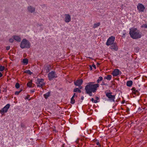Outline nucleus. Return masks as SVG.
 <instances>
[{
	"mask_svg": "<svg viewBox=\"0 0 147 147\" xmlns=\"http://www.w3.org/2000/svg\"><path fill=\"white\" fill-rule=\"evenodd\" d=\"M24 125L23 124L21 123V127H24Z\"/></svg>",
	"mask_w": 147,
	"mask_h": 147,
	"instance_id": "obj_37",
	"label": "nucleus"
},
{
	"mask_svg": "<svg viewBox=\"0 0 147 147\" xmlns=\"http://www.w3.org/2000/svg\"><path fill=\"white\" fill-rule=\"evenodd\" d=\"M30 47V42L25 38H24L21 42L20 47L22 49L29 48Z\"/></svg>",
	"mask_w": 147,
	"mask_h": 147,
	"instance_id": "obj_3",
	"label": "nucleus"
},
{
	"mask_svg": "<svg viewBox=\"0 0 147 147\" xmlns=\"http://www.w3.org/2000/svg\"><path fill=\"white\" fill-rule=\"evenodd\" d=\"M101 85L102 86V85H105V83H104V82H102V84H101Z\"/></svg>",
	"mask_w": 147,
	"mask_h": 147,
	"instance_id": "obj_35",
	"label": "nucleus"
},
{
	"mask_svg": "<svg viewBox=\"0 0 147 147\" xmlns=\"http://www.w3.org/2000/svg\"><path fill=\"white\" fill-rule=\"evenodd\" d=\"M14 39L12 38H11L9 39V41L10 43H12L13 42Z\"/></svg>",
	"mask_w": 147,
	"mask_h": 147,
	"instance_id": "obj_28",
	"label": "nucleus"
},
{
	"mask_svg": "<svg viewBox=\"0 0 147 147\" xmlns=\"http://www.w3.org/2000/svg\"><path fill=\"white\" fill-rule=\"evenodd\" d=\"M110 48L111 49H113L116 51H117L118 49V46L117 44L115 43L113 44L112 46H111Z\"/></svg>",
	"mask_w": 147,
	"mask_h": 147,
	"instance_id": "obj_15",
	"label": "nucleus"
},
{
	"mask_svg": "<svg viewBox=\"0 0 147 147\" xmlns=\"http://www.w3.org/2000/svg\"><path fill=\"white\" fill-rule=\"evenodd\" d=\"M95 100H96L98 101V100L99 99V98L98 97L96 96L95 97Z\"/></svg>",
	"mask_w": 147,
	"mask_h": 147,
	"instance_id": "obj_36",
	"label": "nucleus"
},
{
	"mask_svg": "<svg viewBox=\"0 0 147 147\" xmlns=\"http://www.w3.org/2000/svg\"><path fill=\"white\" fill-rule=\"evenodd\" d=\"M30 97V96L29 95H28L26 97H25V99H28V100H30V99H29Z\"/></svg>",
	"mask_w": 147,
	"mask_h": 147,
	"instance_id": "obj_32",
	"label": "nucleus"
},
{
	"mask_svg": "<svg viewBox=\"0 0 147 147\" xmlns=\"http://www.w3.org/2000/svg\"><path fill=\"white\" fill-rule=\"evenodd\" d=\"M100 24V22L97 23H96L94 24L93 26V28H95L99 26Z\"/></svg>",
	"mask_w": 147,
	"mask_h": 147,
	"instance_id": "obj_22",
	"label": "nucleus"
},
{
	"mask_svg": "<svg viewBox=\"0 0 147 147\" xmlns=\"http://www.w3.org/2000/svg\"><path fill=\"white\" fill-rule=\"evenodd\" d=\"M133 82L131 80L127 81V82L126 85L127 86L131 87L132 85Z\"/></svg>",
	"mask_w": 147,
	"mask_h": 147,
	"instance_id": "obj_18",
	"label": "nucleus"
},
{
	"mask_svg": "<svg viewBox=\"0 0 147 147\" xmlns=\"http://www.w3.org/2000/svg\"><path fill=\"white\" fill-rule=\"evenodd\" d=\"M115 40V37L113 36L110 37L107 40L106 45L108 46L112 45L114 43Z\"/></svg>",
	"mask_w": 147,
	"mask_h": 147,
	"instance_id": "obj_6",
	"label": "nucleus"
},
{
	"mask_svg": "<svg viewBox=\"0 0 147 147\" xmlns=\"http://www.w3.org/2000/svg\"><path fill=\"white\" fill-rule=\"evenodd\" d=\"M137 8L139 12H143L145 9L144 5L141 3H138L137 6Z\"/></svg>",
	"mask_w": 147,
	"mask_h": 147,
	"instance_id": "obj_8",
	"label": "nucleus"
},
{
	"mask_svg": "<svg viewBox=\"0 0 147 147\" xmlns=\"http://www.w3.org/2000/svg\"><path fill=\"white\" fill-rule=\"evenodd\" d=\"M112 78V76L110 75H108L107 76H105L104 78L105 79H107L109 80H110Z\"/></svg>",
	"mask_w": 147,
	"mask_h": 147,
	"instance_id": "obj_19",
	"label": "nucleus"
},
{
	"mask_svg": "<svg viewBox=\"0 0 147 147\" xmlns=\"http://www.w3.org/2000/svg\"><path fill=\"white\" fill-rule=\"evenodd\" d=\"M44 85L43 79H37V87H42Z\"/></svg>",
	"mask_w": 147,
	"mask_h": 147,
	"instance_id": "obj_10",
	"label": "nucleus"
},
{
	"mask_svg": "<svg viewBox=\"0 0 147 147\" xmlns=\"http://www.w3.org/2000/svg\"><path fill=\"white\" fill-rule=\"evenodd\" d=\"M94 82H90L85 87V90L87 93L89 94L90 96H92V92H95L99 87V84H94Z\"/></svg>",
	"mask_w": 147,
	"mask_h": 147,
	"instance_id": "obj_1",
	"label": "nucleus"
},
{
	"mask_svg": "<svg viewBox=\"0 0 147 147\" xmlns=\"http://www.w3.org/2000/svg\"><path fill=\"white\" fill-rule=\"evenodd\" d=\"M103 80V78L102 77H100L98 78V79L97 80V83H99L100 82L102 81Z\"/></svg>",
	"mask_w": 147,
	"mask_h": 147,
	"instance_id": "obj_24",
	"label": "nucleus"
},
{
	"mask_svg": "<svg viewBox=\"0 0 147 147\" xmlns=\"http://www.w3.org/2000/svg\"><path fill=\"white\" fill-rule=\"evenodd\" d=\"M21 90H20L19 91L16 92H15V94L16 95H18L21 92Z\"/></svg>",
	"mask_w": 147,
	"mask_h": 147,
	"instance_id": "obj_31",
	"label": "nucleus"
},
{
	"mask_svg": "<svg viewBox=\"0 0 147 147\" xmlns=\"http://www.w3.org/2000/svg\"><path fill=\"white\" fill-rule=\"evenodd\" d=\"M48 77L49 80H51L54 78H56L57 77L55 72L54 71H51L49 73L48 75Z\"/></svg>",
	"mask_w": 147,
	"mask_h": 147,
	"instance_id": "obj_5",
	"label": "nucleus"
},
{
	"mask_svg": "<svg viewBox=\"0 0 147 147\" xmlns=\"http://www.w3.org/2000/svg\"><path fill=\"white\" fill-rule=\"evenodd\" d=\"M30 92H34V90H32L30 91Z\"/></svg>",
	"mask_w": 147,
	"mask_h": 147,
	"instance_id": "obj_40",
	"label": "nucleus"
},
{
	"mask_svg": "<svg viewBox=\"0 0 147 147\" xmlns=\"http://www.w3.org/2000/svg\"><path fill=\"white\" fill-rule=\"evenodd\" d=\"M131 90L132 91L133 93L134 94H136L138 92V90H136L135 88H133Z\"/></svg>",
	"mask_w": 147,
	"mask_h": 147,
	"instance_id": "obj_23",
	"label": "nucleus"
},
{
	"mask_svg": "<svg viewBox=\"0 0 147 147\" xmlns=\"http://www.w3.org/2000/svg\"><path fill=\"white\" fill-rule=\"evenodd\" d=\"M129 34L131 37L134 39L140 38L142 36L141 33L135 28L129 29Z\"/></svg>",
	"mask_w": 147,
	"mask_h": 147,
	"instance_id": "obj_2",
	"label": "nucleus"
},
{
	"mask_svg": "<svg viewBox=\"0 0 147 147\" xmlns=\"http://www.w3.org/2000/svg\"><path fill=\"white\" fill-rule=\"evenodd\" d=\"M10 105L9 104L6 105L2 109L0 110L1 114L3 115L4 113H6L9 108Z\"/></svg>",
	"mask_w": 147,
	"mask_h": 147,
	"instance_id": "obj_7",
	"label": "nucleus"
},
{
	"mask_svg": "<svg viewBox=\"0 0 147 147\" xmlns=\"http://www.w3.org/2000/svg\"><path fill=\"white\" fill-rule=\"evenodd\" d=\"M49 93L48 92L44 95V96L45 98H47L49 96Z\"/></svg>",
	"mask_w": 147,
	"mask_h": 147,
	"instance_id": "obj_25",
	"label": "nucleus"
},
{
	"mask_svg": "<svg viewBox=\"0 0 147 147\" xmlns=\"http://www.w3.org/2000/svg\"><path fill=\"white\" fill-rule=\"evenodd\" d=\"M84 97H83V96H82V97L81 98V99H82V100H83V99H84Z\"/></svg>",
	"mask_w": 147,
	"mask_h": 147,
	"instance_id": "obj_42",
	"label": "nucleus"
},
{
	"mask_svg": "<svg viewBox=\"0 0 147 147\" xmlns=\"http://www.w3.org/2000/svg\"><path fill=\"white\" fill-rule=\"evenodd\" d=\"M91 100L92 101V102H93L94 103H97L98 101L96 100H94L93 98H92L91 99Z\"/></svg>",
	"mask_w": 147,
	"mask_h": 147,
	"instance_id": "obj_27",
	"label": "nucleus"
},
{
	"mask_svg": "<svg viewBox=\"0 0 147 147\" xmlns=\"http://www.w3.org/2000/svg\"><path fill=\"white\" fill-rule=\"evenodd\" d=\"M28 60L26 58L23 59L22 61V63L24 65H27L28 63Z\"/></svg>",
	"mask_w": 147,
	"mask_h": 147,
	"instance_id": "obj_17",
	"label": "nucleus"
},
{
	"mask_svg": "<svg viewBox=\"0 0 147 147\" xmlns=\"http://www.w3.org/2000/svg\"><path fill=\"white\" fill-rule=\"evenodd\" d=\"M82 83L83 80L81 79L78 80L74 82L75 85L78 86L80 89H81L82 88V87L81 86V85Z\"/></svg>",
	"mask_w": 147,
	"mask_h": 147,
	"instance_id": "obj_9",
	"label": "nucleus"
},
{
	"mask_svg": "<svg viewBox=\"0 0 147 147\" xmlns=\"http://www.w3.org/2000/svg\"><path fill=\"white\" fill-rule=\"evenodd\" d=\"M27 85L28 87H31L32 86V81L30 80L27 84Z\"/></svg>",
	"mask_w": 147,
	"mask_h": 147,
	"instance_id": "obj_20",
	"label": "nucleus"
},
{
	"mask_svg": "<svg viewBox=\"0 0 147 147\" xmlns=\"http://www.w3.org/2000/svg\"><path fill=\"white\" fill-rule=\"evenodd\" d=\"M10 47L9 46H7L6 47V49L7 50H8L10 49Z\"/></svg>",
	"mask_w": 147,
	"mask_h": 147,
	"instance_id": "obj_34",
	"label": "nucleus"
},
{
	"mask_svg": "<svg viewBox=\"0 0 147 147\" xmlns=\"http://www.w3.org/2000/svg\"><path fill=\"white\" fill-rule=\"evenodd\" d=\"M5 69V67L4 66H0V71H3Z\"/></svg>",
	"mask_w": 147,
	"mask_h": 147,
	"instance_id": "obj_29",
	"label": "nucleus"
},
{
	"mask_svg": "<svg viewBox=\"0 0 147 147\" xmlns=\"http://www.w3.org/2000/svg\"><path fill=\"white\" fill-rule=\"evenodd\" d=\"M80 89L78 88H76L74 89V92H78L79 93H80L81 92V91L80 90Z\"/></svg>",
	"mask_w": 147,
	"mask_h": 147,
	"instance_id": "obj_21",
	"label": "nucleus"
},
{
	"mask_svg": "<svg viewBox=\"0 0 147 147\" xmlns=\"http://www.w3.org/2000/svg\"><path fill=\"white\" fill-rule=\"evenodd\" d=\"M24 73L28 74L30 75H31L32 73L29 70H25L24 71Z\"/></svg>",
	"mask_w": 147,
	"mask_h": 147,
	"instance_id": "obj_26",
	"label": "nucleus"
},
{
	"mask_svg": "<svg viewBox=\"0 0 147 147\" xmlns=\"http://www.w3.org/2000/svg\"><path fill=\"white\" fill-rule=\"evenodd\" d=\"M12 38L14 39V40L17 42H20L21 40V38L20 36H19L14 35L12 36Z\"/></svg>",
	"mask_w": 147,
	"mask_h": 147,
	"instance_id": "obj_13",
	"label": "nucleus"
},
{
	"mask_svg": "<svg viewBox=\"0 0 147 147\" xmlns=\"http://www.w3.org/2000/svg\"><path fill=\"white\" fill-rule=\"evenodd\" d=\"M75 94H76V93H74V95L72 96V98H71L70 102L72 104H74L75 102V100L74 99V98L75 97H77V96Z\"/></svg>",
	"mask_w": 147,
	"mask_h": 147,
	"instance_id": "obj_16",
	"label": "nucleus"
},
{
	"mask_svg": "<svg viewBox=\"0 0 147 147\" xmlns=\"http://www.w3.org/2000/svg\"><path fill=\"white\" fill-rule=\"evenodd\" d=\"M145 28H147V25H144L143 26Z\"/></svg>",
	"mask_w": 147,
	"mask_h": 147,
	"instance_id": "obj_39",
	"label": "nucleus"
},
{
	"mask_svg": "<svg viewBox=\"0 0 147 147\" xmlns=\"http://www.w3.org/2000/svg\"><path fill=\"white\" fill-rule=\"evenodd\" d=\"M65 22L66 23H69L71 21V18L70 15L68 14L65 15Z\"/></svg>",
	"mask_w": 147,
	"mask_h": 147,
	"instance_id": "obj_12",
	"label": "nucleus"
},
{
	"mask_svg": "<svg viewBox=\"0 0 147 147\" xmlns=\"http://www.w3.org/2000/svg\"><path fill=\"white\" fill-rule=\"evenodd\" d=\"M90 68H91V69H92V67L91 66V67H90Z\"/></svg>",
	"mask_w": 147,
	"mask_h": 147,
	"instance_id": "obj_43",
	"label": "nucleus"
},
{
	"mask_svg": "<svg viewBox=\"0 0 147 147\" xmlns=\"http://www.w3.org/2000/svg\"><path fill=\"white\" fill-rule=\"evenodd\" d=\"M92 66L94 67V68H96V66L94 64H93L92 65Z\"/></svg>",
	"mask_w": 147,
	"mask_h": 147,
	"instance_id": "obj_38",
	"label": "nucleus"
},
{
	"mask_svg": "<svg viewBox=\"0 0 147 147\" xmlns=\"http://www.w3.org/2000/svg\"><path fill=\"white\" fill-rule=\"evenodd\" d=\"M35 10V8L31 5H29L27 7L28 11L31 13H34Z\"/></svg>",
	"mask_w": 147,
	"mask_h": 147,
	"instance_id": "obj_11",
	"label": "nucleus"
},
{
	"mask_svg": "<svg viewBox=\"0 0 147 147\" xmlns=\"http://www.w3.org/2000/svg\"><path fill=\"white\" fill-rule=\"evenodd\" d=\"M120 72V71L119 69H116L113 71L112 74L113 76L115 77L119 75Z\"/></svg>",
	"mask_w": 147,
	"mask_h": 147,
	"instance_id": "obj_14",
	"label": "nucleus"
},
{
	"mask_svg": "<svg viewBox=\"0 0 147 147\" xmlns=\"http://www.w3.org/2000/svg\"><path fill=\"white\" fill-rule=\"evenodd\" d=\"M15 87L17 88H18L20 87V84L18 83H16L15 85Z\"/></svg>",
	"mask_w": 147,
	"mask_h": 147,
	"instance_id": "obj_30",
	"label": "nucleus"
},
{
	"mask_svg": "<svg viewBox=\"0 0 147 147\" xmlns=\"http://www.w3.org/2000/svg\"><path fill=\"white\" fill-rule=\"evenodd\" d=\"M105 95L106 97L109 99V100L111 102H115V95H112L111 92H105Z\"/></svg>",
	"mask_w": 147,
	"mask_h": 147,
	"instance_id": "obj_4",
	"label": "nucleus"
},
{
	"mask_svg": "<svg viewBox=\"0 0 147 147\" xmlns=\"http://www.w3.org/2000/svg\"><path fill=\"white\" fill-rule=\"evenodd\" d=\"M3 76L2 74L0 72V77H1Z\"/></svg>",
	"mask_w": 147,
	"mask_h": 147,
	"instance_id": "obj_41",
	"label": "nucleus"
},
{
	"mask_svg": "<svg viewBox=\"0 0 147 147\" xmlns=\"http://www.w3.org/2000/svg\"><path fill=\"white\" fill-rule=\"evenodd\" d=\"M96 144L97 145L99 146L100 147L101 146V145L98 142H96Z\"/></svg>",
	"mask_w": 147,
	"mask_h": 147,
	"instance_id": "obj_33",
	"label": "nucleus"
}]
</instances>
